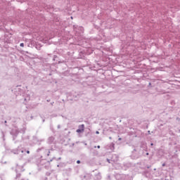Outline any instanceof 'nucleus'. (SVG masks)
<instances>
[{"mask_svg":"<svg viewBox=\"0 0 180 180\" xmlns=\"http://www.w3.org/2000/svg\"><path fill=\"white\" fill-rule=\"evenodd\" d=\"M97 148H101V146H97Z\"/></svg>","mask_w":180,"mask_h":180,"instance_id":"nucleus-7","label":"nucleus"},{"mask_svg":"<svg viewBox=\"0 0 180 180\" xmlns=\"http://www.w3.org/2000/svg\"><path fill=\"white\" fill-rule=\"evenodd\" d=\"M20 47H25V44L21 43V44H20Z\"/></svg>","mask_w":180,"mask_h":180,"instance_id":"nucleus-2","label":"nucleus"},{"mask_svg":"<svg viewBox=\"0 0 180 180\" xmlns=\"http://www.w3.org/2000/svg\"><path fill=\"white\" fill-rule=\"evenodd\" d=\"M77 164H81V161L77 160Z\"/></svg>","mask_w":180,"mask_h":180,"instance_id":"nucleus-3","label":"nucleus"},{"mask_svg":"<svg viewBox=\"0 0 180 180\" xmlns=\"http://www.w3.org/2000/svg\"><path fill=\"white\" fill-rule=\"evenodd\" d=\"M162 167H165V163H163V164L162 165Z\"/></svg>","mask_w":180,"mask_h":180,"instance_id":"nucleus-6","label":"nucleus"},{"mask_svg":"<svg viewBox=\"0 0 180 180\" xmlns=\"http://www.w3.org/2000/svg\"><path fill=\"white\" fill-rule=\"evenodd\" d=\"M27 154H30V151L27 150Z\"/></svg>","mask_w":180,"mask_h":180,"instance_id":"nucleus-4","label":"nucleus"},{"mask_svg":"<svg viewBox=\"0 0 180 180\" xmlns=\"http://www.w3.org/2000/svg\"><path fill=\"white\" fill-rule=\"evenodd\" d=\"M119 141H120V140H122V138H119V139H118Z\"/></svg>","mask_w":180,"mask_h":180,"instance_id":"nucleus-8","label":"nucleus"},{"mask_svg":"<svg viewBox=\"0 0 180 180\" xmlns=\"http://www.w3.org/2000/svg\"><path fill=\"white\" fill-rule=\"evenodd\" d=\"M96 134H99V131H96Z\"/></svg>","mask_w":180,"mask_h":180,"instance_id":"nucleus-5","label":"nucleus"},{"mask_svg":"<svg viewBox=\"0 0 180 180\" xmlns=\"http://www.w3.org/2000/svg\"><path fill=\"white\" fill-rule=\"evenodd\" d=\"M146 155H148V153H146Z\"/></svg>","mask_w":180,"mask_h":180,"instance_id":"nucleus-9","label":"nucleus"},{"mask_svg":"<svg viewBox=\"0 0 180 180\" xmlns=\"http://www.w3.org/2000/svg\"><path fill=\"white\" fill-rule=\"evenodd\" d=\"M151 146H153V143H151Z\"/></svg>","mask_w":180,"mask_h":180,"instance_id":"nucleus-10","label":"nucleus"},{"mask_svg":"<svg viewBox=\"0 0 180 180\" xmlns=\"http://www.w3.org/2000/svg\"><path fill=\"white\" fill-rule=\"evenodd\" d=\"M85 130V125L84 124H82L79 126V129H77V133H84Z\"/></svg>","mask_w":180,"mask_h":180,"instance_id":"nucleus-1","label":"nucleus"}]
</instances>
